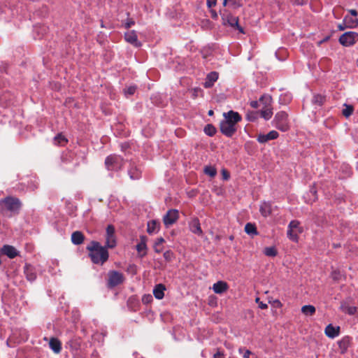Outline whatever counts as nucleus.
Wrapping results in <instances>:
<instances>
[{
	"instance_id": "6",
	"label": "nucleus",
	"mask_w": 358,
	"mask_h": 358,
	"mask_svg": "<svg viewBox=\"0 0 358 358\" xmlns=\"http://www.w3.org/2000/svg\"><path fill=\"white\" fill-rule=\"evenodd\" d=\"M303 232V228L300 227V222L298 220H292L288 224L287 236L289 240L297 243L299 241V234Z\"/></svg>"
},
{
	"instance_id": "61",
	"label": "nucleus",
	"mask_w": 358,
	"mask_h": 358,
	"mask_svg": "<svg viewBox=\"0 0 358 358\" xmlns=\"http://www.w3.org/2000/svg\"><path fill=\"white\" fill-rule=\"evenodd\" d=\"M129 267H130L131 268H134V266H130Z\"/></svg>"
},
{
	"instance_id": "34",
	"label": "nucleus",
	"mask_w": 358,
	"mask_h": 358,
	"mask_svg": "<svg viewBox=\"0 0 358 358\" xmlns=\"http://www.w3.org/2000/svg\"><path fill=\"white\" fill-rule=\"evenodd\" d=\"M203 131L205 134L209 136H213L217 132L216 128L211 124H206Z\"/></svg>"
},
{
	"instance_id": "50",
	"label": "nucleus",
	"mask_w": 358,
	"mask_h": 358,
	"mask_svg": "<svg viewBox=\"0 0 358 358\" xmlns=\"http://www.w3.org/2000/svg\"><path fill=\"white\" fill-rule=\"evenodd\" d=\"M272 304H273V306H274L275 307H277V308H281L282 306V303L278 299L274 300L273 301Z\"/></svg>"
},
{
	"instance_id": "10",
	"label": "nucleus",
	"mask_w": 358,
	"mask_h": 358,
	"mask_svg": "<svg viewBox=\"0 0 358 358\" xmlns=\"http://www.w3.org/2000/svg\"><path fill=\"white\" fill-rule=\"evenodd\" d=\"M0 204L3 205L5 208L10 212H17L21 207L20 199L13 196H7L1 199Z\"/></svg>"
},
{
	"instance_id": "7",
	"label": "nucleus",
	"mask_w": 358,
	"mask_h": 358,
	"mask_svg": "<svg viewBox=\"0 0 358 358\" xmlns=\"http://www.w3.org/2000/svg\"><path fill=\"white\" fill-rule=\"evenodd\" d=\"M222 20L224 25H229L231 27L238 30L241 34H245L244 29L238 24V17L232 15L231 13L224 10L221 13Z\"/></svg>"
},
{
	"instance_id": "3",
	"label": "nucleus",
	"mask_w": 358,
	"mask_h": 358,
	"mask_svg": "<svg viewBox=\"0 0 358 358\" xmlns=\"http://www.w3.org/2000/svg\"><path fill=\"white\" fill-rule=\"evenodd\" d=\"M273 126L281 131H287L289 129L288 115L285 111L278 112L273 121Z\"/></svg>"
},
{
	"instance_id": "51",
	"label": "nucleus",
	"mask_w": 358,
	"mask_h": 358,
	"mask_svg": "<svg viewBox=\"0 0 358 358\" xmlns=\"http://www.w3.org/2000/svg\"><path fill=\"white\" fill-rule=\"evenodd\" d=\"M294 3L299 6H302L308 2V0H293Z\"/></svg>"
},
{
	"instance_id": "24",
	"label": "nucleus",
	"mask_w": 358,
	"mask_h": 358,
	"mask_svg": "<svg viewBox=\"0 0 358 358\" xmlns=\"http://www.w3.org/2000/svg\"><path fill=\"white\" fill-rule=\"evenodd\" d=\"M189 228L192 233L201 236L203 234L199 220L197 218L193 219L189 223Z\"/></svg>"
},
{
	"instance_id": "32",
	"label": "nucleus",
	"mask_w": 358,
	"mask_h": 358,
	"mask_svg": "<svg viewBox=\"0 0 358 358\" xmlns=\"http://www.w3.org/2000/svg\"><path fill=\"white\" fill-rule=\"evenodd\" d=\"M55 144L57 145L64 146L68 143L67 138L62 134H57L55 138Z\"/></svg>"
},
{
	"instance_id": "35",
	"label": "nucleus",
	"mask_w": 358,
	"mask_h": 358,
	"mask_svg": "<svg viewBox=\"0 0 358 358\" xmlns=\"http://www.w3.org/2000/svg\"><path fill=\"white\" fill-rule=\"evenodd\" d=\"M203 172L211 178H214L217 175V169L212 166H206Z\"/></svg>"
},
{
	"instance_id": "53",
	"label": "nucleus",
	"mask_w": 358,
	"mask_h": 358,
	"mask_svg": "<svg viewBox=\"0 0 358 358\" xmlns=\"http://www.w3.org/2000/svg\"><path fill=\"white\" fill-rule=\"evenodd\" d=\"M350 16H353L355 17H357L358 15V12L355 9H351L349 10Z\"/></svg>"
},
{
	"instance_id": "28",
	"label": "nucleus",
	"mask_w": 358,
	"mask_h": 358,
	"mask_svg": "<svg viewBox=\"0 0 358 358\" xmlns=\"http://www.w3.org/2000/svg\"><path fill=\"white\" fill-rule=\"evenodd\" d=\"M50 348L55 353H59L62 350V343L57 338H51L49 342Z\"/></svg>"
},
{
	"instance_id": "44",
	"label": "nucleus",
	"mask_w": 358,
	"mask_h": 358,
	"mask_svg": "<svg viewBox=\"0 0 358 358\" xmlns=\"http://www.w3.org/2000/svg\"><path fill=\"white\" fill-rule=\"evenodd\" d=\"M136 87L135 86H130L124 90V92L129 95H133L136 92Z\"/></svg>"
},
{
	"instance_id": "12",
	"label": "nucleus",
	"mask_w": 358,
	"mask_h": 358,
	"mask_svg": "<svg viewBox=\"0 0 358 358\" xmlns=\"http://www.w3.org/2000/svg\"><path fill=\"white\" fill-rule=\"evenodd\" d=\"M358 27V18L347 15L344 17L343 22L337 26L340 31L345 29H354Z\"/></svg>"
},
{
	"instance_id": "23",
	"label": "nucleus",
	"mask_w": 358,
	"mask_h": 358,
	"mask_svg": "<svg viewBox=\"0 0 358 358\" xmlns=\"http://www.w3.org/2000/svg\"><path fill=\"white\" fill-rule=\"evenodd\" d=\"M128 174L131 179L137 180L141 176V171L134 164L131 163L128 170Z\"/></svg>"
},
{
	"instance_id": "54",
	"label": "nucleus",
	"mask_w": 358,
	"mask_h": 358,
	"mask_svg": "<svg viewBox=\"0 0 358 358\" xmlns=\"http://www.w3.org/2000/svg\"><path fill=\"white\" fill-rule=\"evenodd\" d=\"M334 120L327 119L325 120L324 123L327 127H334V124H331V122H333Z\"/></svg>"
},
{
	"instance_id": "25",
	"label": "nucleus",
	"mask_w": 358,
	"mask_h": 358,
	"mask_svg": "<svg viewBox=\"0 0 358 358\" xmlns=\"http://www.w3.org/2000/svg\"><path fill=\"white\" fill-rule=\"evenodd\" d=\"M85 236L80 231H76L71 234V241L74 245H80L84 242Z\"/></svg>"
},
{
	"instance_id": "41",
	"label": "nucleus",
	"mask_w": 358,
	"mask_h": 358,
	"mask_svg": "<svg viewBox=\"0 0 358 358\" xmlns=\"http://www.w3.org/2000/svg\"><path fill=\"white\" fill-rule=\"evenodd\" d=\"M258 116H259V112L252 111V112H248L247 113L246 118L249 121L254 122L258 118Z\"/></svg>"
},
{
	"instance_id": "17",
	"label": "nucleus",
	"mask_w": 358,
	"mask_h": 358,
	"mask_svg": "<svg viewBox=\"0 0 358 358\" xmlns=\"http://www.w3.org/2000/svg\"><path fill=\"white\" fill-rule=\"evenodd\" d=\"M147 239L145 236H141L140 237V242L136 245V250L141 257H145L147 254Z\"/></svg>"
},
{
	"instance_id": "29",
	"label": "nucleus",
	"mask_w": 358,
	"mask_h": 358,
	"mask_svg": "<svg viewBox=\"0 0 358 358\" xmlns=\"http://www.w3.org/2000/svg\"><path fill=\"white\" fill-rule=\"evenodd\" d=\"M245 231L248 235L255 236L257 235L258 232L257 230V227L255 224L251 222H248L245 226Z\"/></svg>"
},
{
	"instance_id": "27",
	"label": "nucleus",
	"mask_w": 358,
	"mask_h": 358,
	"mask_svg": "<svg viewBox=\"0 0 358 358\" xmlns=\"http://www.w3.org/2000/svg\"><path fill=\"white\" fill-rule=\"evenodd\" d=\"M165 286L163 284L157 285L153 289V294L157 299H162L164 296Z\"/></svg>"
},
{
	"instance_id": "16",
	"label": "nucleus",
	"mask_w": 358,
	"mask_h": 358,
	"mask_svg": "<svg viewBox=\"0 0 358 358\" xmlns=\"http://www.w3.org/2000/svg\"><path fill=\"white\" fill-rule=\"evenodd\" d=\"M279 136V134L275 131L272 130L269 131L267 134H259L257 136V141L260 143H265L270 140H274L278 138Z\"/></svg>"
},
{
	"instance_id": "49",
	"label": "nucleus",
	"mask_w": 358,
	"mask_h": 358,
	"mask_svg": "<svg viewBox=\"0 0 358 358\" xmlns=\"http://www.w3.org/2000/svg\"><path fill=\"white\" fill-rule=\"evenodd\" d=\"M135 24V22L132 20V19H130L126 23H125V28L127 29H129L130 28L131 26H133L134 24Z\"/></svg>"
},
{
	"instance_id": "36",
	"label": "nucleus",
	"mask_w": 358,
	"mask_h": 358,
	"mask_svg": "<svg viewBox=\"0 0 358 358\" xmlns=\"http://www.w3.org/2000/svg\"><path fill=\"white\" fill-rule=\"evenodd\" d=\"M325 334L331 338L336 337V328L332 324H329L324 331Z\"/></svg>"
},
{
	"instance_id": "30",
	"label": "nucleus",
	"mask_w": 358,
	"mask_h": 358,
	"mask_svg": "<svg viewBox=\"0 0 358 358\" xmlns=\"http://www.w3.org/2000/svg\"><path fill=\"white\" fill-rule=\"evenodd\" d=\"M315 308L312 305H305L301 308V312L307 316H312L315 313Z\"/></svg>"
},
{
	"instance_id": "38",
	"label": "nucleus",
	"mask_w": 358,
	"mask_h": 358,
	"mask_svg": "<svg viewBox=\"0 0 358 358\" xmlns=\"http://www.w3.org/2000/svg\"><path fill=\"white\" fill-rule=\"evenodd\" d=\"M164 239L162 237H160L157 239L155 245H154V250L156 252L160 253L162 251V245L163 243H164Z\"/></svg>"
},
{
	"instance_id": "40",
	"label": "nucleus",
	"mask_w": 358,
	"mask_h": 358,
	"mask_svg": "<svg viewBox=\"0 0 358 358\" xmlns=\"http://www.w3.org/2000/svg\"><path fill=\"white\" fill-rule=\"evenodd\" d=\"M324 97L320 94L314 95L313 98V103L321 106L324 102Z\"/></svg>"
},
{
	"instance_id": "42",
	"label": "nucleus",
	"mask_w": 358,
	"mask_h": 358,
	"mask_svg": "<svg viewBox=\"0 0 358 358\" xmlns=\"http://www.w3.org/2000/svg\"><path fill=\"white\" fill-rule=\"evenodd\" d=\"M241 352H243L244 358H258L255 354L251 352L249 350L240 349Z\"/></svg>"
},
{
	"instance_id": "39",
	"label": "nucleus",
	"mask_w": 358,
	"mask_h": 358,
	"mask_svg": "<svg viewBox=\"0 0 358 358\" xmlns=\"http://www.w3.org/2000/svg\"><path fill=\"white\" fill-rule=\"evenodd\" d=\"M24 272H25V274H26V276H27V278L28 280L34 281L36 279V273L34 272H33L32 270L30 269L29 268L26 267Z\"/></svg>"
},
{
	"instance_id": "2",
	"label": "nucleus",
	"mask_w": 358,
	"mask_h": 358,
	"mask_svg": "<svg viewBox=\"0 0 358 358\" xmlns=\"http://www.w3.org/2000/svg\"><path fill=\"white\" fill-rule=\"evenodd\" d=\"M107 248L106 246H101L97 241H92L87 247L92 262L94 264L101 265L103 264L108 259L109 254Z\"/></svg>"
},
{
	"instance_id": "9",
	"label": "nucleus",
	"mask_w": 358,
	"mask_h": 358,
	"mask_svg": "<svg viewBox=\"0 0 358 358\" xmlns=\"http://www.w3.org/2000/svg\"><path fill=\"white\" fill-rule=\"evenodd\" d=\"M339 43L345 46L350 47L358 41V33L355 31H346L339 36Z\"/></svg>"
},
{
	"instance_id": "22",
	"label": "nucleus",
	"mask_w": 358,
	"mask_h": 358,
	"mask_svg": "<svg viewBox=\"0 0 358 358\" xmlns=\"http://www.w3.org/2000/svg\"><path fill=\"white\" fill-rule=\"evenodd\" d=\"M229 288L228 284L224 281H218L213 286V289L216 294H222L226 292Z\"/></svg>"
},
{
	"instance_id": "1",
	"label": "nucleus",
	"mask_w": 358,
	"mask_h": 358,
	"mask_svg": "<svg viewBox=\"0 0 358 358\" xmlns=\"http://www.w3.org/2000/svg\"><path fill=\"white\" fill-rule=\"evenodd\" d=\"M223 115L224 119L220 123V130L224 136L231 137L236 132V124L241 121L242 117L234 110L224 113Z\"/></svg>"
},
{
	"instance_id": "62",
	"label": "nucleus",
	"mask_w": 358,
	"mask_h": 358,
	"mask_svg": "<svg viewBox=\"0 0 358 358\" xmlns=\"http://www.w3.org/2000/svg\"><path fill=\"white\" fill-rule=\"evenodd\" d=\"M357 62H358V59H357Z\"/></svg>"
},
{
	"instance_id": "21",
	"label": "nucleus",
	"mask_w": 358,
	"mask_h": 358,
	"mask_svg": "<svg viewBox=\"0 0 358 358\" xmlns=\"http://www.w3.org/2000/svg\"><path fill=\"white\" fill-rule=\"evenodd\" d=\"M217 79L218 73L215 71H212L207 75L203 86L206 88L211 87Z\"/></svg>"
},
{
	"instance_id": "4",
	"label": "nucleus",
	"mask_w": 358,
	"mask_h": 358,
	"mask_svg": "<svg viewBox=\"0 0 358 358\" xmlns=\"http://www.w3.org/2000/svg\"><path fill=\"white\" fill-rule=\"evenodd\" d=\"M262 105V109L260 111V115L266 120H268L273 115V108L271 106L272 98L271 96L264 94L259 99Z\"/></svg>"
},
{
	"instance_id": "5",
	"label": "nucleus",
	"mask_w": 358,
	"mask_h": 358,
	"mask_svg": "<svg viewBox=\"0 0 358 358\" xmlns=\"http://www.w3.org/2000/svg\"><path fill=\"white\" fill-rule=\"evenodd\" d=\"M105 165L109 171H118L122 168L124 159L120 155L115 154L110 155L106 158Z\"/></svg>"
},
{
	"instance_id": "33",
	"label": "nucleus",
	"mask_w": 358,
	"mask_h": 358,
	"mask_svg": "<svg viewBox=\"0 0 358 358\" xmlns=\"http://www.w3.org/2000/svg\"><path fill=\"white\" fill-rule=\"evenodd\" d=\"M159 223L156 220H152L148 223L147 231L148 234H152L156 229H159Z\"/></svg>"
},
{
	"instance_id": "43",
	"label": "nucleus",
	"mask_w": 358,
	"mask_h": 358,
	"mask_svg": "<svg viewBox=\"0 0 358 358\" xmlns=\"http://www.w3.org/2000/svg\"><path fill=\"white\" fill-rule=\"evenodd\" d=\"M163 256L166 262H171L173 259L174 255L171 250H166L164 252Z\"/></svg>"
},
{
	"instance_id": "14",
	"label": "nucleus",
	"mask_w": 358,
	"mask_h": 358,
	"mask_svg": "<svg viewBox=\"0 0 358 358\" xmlns=\"http://www.w3.org/2000/svg\"><path fill=\"white\" fill-rule=\"evenodd\" d=\"M340 309L344 313L349 315H354L357 310V308L351 306V301H343L341 302Z\"/></svg>"
},
{
	"instance_id": "13",
	"label": "nucleus",
	"mask_w": 358,
	"mask_h": 358,
	"mask_svg": "<svg viewBox=\"0 0 358 358\" xmlns=\"http://www.w3.org/2000/svg\"><path fill=\"white\" fill-rule=\"evenodd\" d=\"M179 219V212L176 209H170L163 217V222L166 227H169Z\"/></svg>"
},
{
	"instance_id": "18",
	"label": "nucleus",
	"mask_w": 358,
	"mask_h": 358,
	"mask_svg": "<svg viewBox=\"0 0 358 358\" xmlns=\"http://www.w3.org/2000/svg\"><path fill=\"white\" fill-rule=\"evenodd\" d=\"M1 252L10 259H13L18 255L16 248L10 245H3L1 249Z\"/></svg>"
},
{
	"instance_id": "26",
	"label": "nucleus",
	"mask_w": 358,
	"mask_h": 358,
	"mask_svg": "<svg viewBox=\"0 0 358 358\" xmlns=\"http://www.w3.org/2000/svg\"><path fill=\"white\" fill-rule=\"evenodd\" d=\"M272 204L270 202H264L259 208V211L264 217H266L272 213Z\"/></svg>"
},
{
	"instance_id": "45",
	"label": "nucleus",
	"mask_w": 358,
	"mask_h": 358,
	"mask_svg": "<svg viewBox=\"0 0 358 358\" xmlns=\"http://www.w3.org/2000/svg\"><path fill=\"white\" fill-rule=\"evenodd\" d=\"M221 172H222V176L223 180H228L230 178V174H229V171L224 169L222 170Z\"/></svg>"
},
{
	"instance_id": "60",
	"label": "nucleus",
	"mask_w": 358,
	"mask_h": 358,
	"mask_svg": "<svg viewBox=\"0 0 358 358\" xmlns=\"http://www.w3.org/2000/svg\"><path fill=\"white\" fill-rule=\"evenodd\" d=\"M310 193L314 195L316 193V191L312 189V190H310Z\"/></svg>"
},
{
	"instance_id": "31",
	"label": "nucleus",
	"mask_w": 358,
	"mask_h": 358,
	"mask_svg": "<svg viewBox=\"0 0 358 358\" xmlns=\"http://www.w3.org/2000/svg\"><path fill=\"white\" fill-rule=\"evenodd\" d=\"M343 106H345V108L342 110V115L345 117L348 118L350 115H352L354 112V106L352 105H348L347 103H344Z\"/></svg>"
},
{
	"instance_id": "63",
	"label": "nucleus",
	"mask_w": 358,
	"mask_h": 358,
	"mask_svg": "<svg viewBox=\"0 0 358 358\" xmlns=\"http://www.w3.org/2000/svg\"><path fill=\"white\" fill-rule=\"evenodd\" d=\"M357 62H358V59H357Z\"/></svg>"
},
{
	"instance_id": "58",
	"label": "nucleus",
	"mask_w": 358,
	"mask_h": 358,
	"mask_svg": "<svg viewBox=\"0 0 358 358\" xmlns=\"http://www.w3.org/2000/svg\"><path fill=\"white\" fill-rule=\"evenodd\" d=\"M339 334H340V327L337 326V336L339 335Z\"/></svg>"
},
{
	"instance_id": "8",
	"label": "nucleus",
	"mask_w": 358,
	"mask_h": 358,
	"mask_svg": "<svg viewBox=\"0 0 358 358\" xmlns=\"http://www.w3.org/2000/svg\"><path fill=\"white\" fill-rule=\"evenodd\" d=\"M125 280L124 275L122 273L112 270L108 273L107 286L108 288H113L124 282Z\"/></svg>"
},
{
	"instance_id": "15",
	"label": "nucleus",
	"mask_w": 358,
	"mask_h": 358,
	"mask_svg": "<svg viewBox=\"0 0 358 358\" xmlns=\"http://www.w3.org/2000/svg\"><path fill=\"white\" fill-rule=\"evenodd\" d=\"M124 39L127 42L132 44L135 47H140L141 42L138 40L136 32L134 30H131L124 34Z\"/></svg>"
},
{
	"instance_id": "11",
	"label": "nucleus",
	"mask_w": 358,
	"mask_h": 358,
	"mask_svg": "<svg viewBox=\"0 0 358 358\" xmlns=\"http://www.w3.org/2000/svg\"><path fill=\"white\" fill-rule=\"evenodd\" d=\"M115 229L113 225L109 224L106 229V247L108 248H114L117 245L115 237Z\"/></svg>"
},
{
	"instance_id": "52",
	"label": "nucleus",
	"mask_w": 358,
	"mask_h": 358,
	"mask_svg": "<svg viewBox=\"0 0 358 358\" xmlns=\"http://www.w3.org/2000/svg\"><path fill=\"white\" fill-rule=\"evenodd\" d=\"M213 358H224L223 352L218 350L213 356Z\"/></svg>"
},
{
	"instance_id": "20",
	"label": "nucleus",
	"mask_w": 358,
	"mask_h": 358,
	"mask_svg": "<svg viewBox=\"0 0 358 358\" xmlns=\"http://www.w3.org/2000/svg\"><path fill=\"white\" fill-rule=\"evenodd\" d=\"M351 341L352 338L346 336L343 337L340 341L337 342L341 354H344L347 351L348 348L351 345Z\"/></svg>"
},
{
	"instance_id": "55",
	"label": "nucleus",
	"mask_w": 358,
	"mask_h": 358,
	"mask_svg": "<svg viewBox=\"0 0 358 358\" xmlns=\"http://www.w3.org/2000/svg\"><path fill=\"white\" fill-rule=\"evenodd\" d=\"M210 12L211 17L212 18H213V19H217V14L215 10H210Z\"/></svg>"
},
{
	"instance_id": "37",
	"label": "nucleus",
	"mask_w": 358,
	"mask_h": 358,
	"mask_svg": "<svg viewBox=\"0 0 358 358\" xmlns=\"http://www.w3.org/2000/svg\"><path fill=\"white\" fill-rule=\"evenodd\" d=\"M264 254L268 257H275L278 252L275 247H266L264 250Z\"/></svg>"
},
{
	"instance_id": "59",
	"label": "nucleus",
	"mask_w": 358,
	"mask_h": 358,
	"mask_svg": "<svg viewBox=\"0 0 358 358\" xmlns=\"http://www.w3.org/2000/svg\"><path fill=\"white\" fill-rule=\"evenodd\" d=\"M227 1H228V0H223V6H226Z\"/></svg>"
},
{
	"instance_id": "46",
	"label": "nucleus",
	"mask_w": 358,
	"mask_h": 358,
	"mask_svg": "<svg viewBox=\"0 0 358 358\" xmlns=\"http://www.w3.org/2000/svg\"><path fill=\"white\" fill-rule=\"evenodd\" d=\"M255 301L258 303L259 308L264 310V309H266L268 308L267 304L264 303L263 302L259 301V298H257Z\"/></svg>"
},
{
	"instance_id": "47",
	"label": "nucleus",
	"mask_w": 358,
	"mask_h": 358,
	"mask_svg": "<svg viewBox=\"0 0 358 358\" xmlns=\"http://www.w3.org/2000/svg\"><path fill=\"white\" fill-rule=\"evenodd\" d=\"M250 104L251 107L253 108H257L259 106H262V103H260L259 100V101H252Z\"/></svg>"
},
{
	"instance_id": "56",
	"label": "nucleus",
	"mask_w": 358,
	"mask_h": 358,
	"mask_svg": "<svg viewBox=\"0 0 358 358\" xmlns=\"http://www.w3.org/2000/svg\"><path fill=\"white\" fill-rule=\"evenodd\" d=\"M329 36H327L324 39L318 41L317 42L318 45H320L322 43H323L324 42L327 41L329 39Z\"/></svg>"
},
{
	"instance_id": "57",
	"label": "nucleus",
	"mask_w": 358,
	"mask_h": 358,
	"mask_svg": "<svg viewBox=\"0 0 358 358\" xmlns=\"http://www.w3.org/2000/svg\"><path fill=\"white\" fill-rule=\"evenodd\" d=\"M213 113H213V111L212 110H210L208 111V115H209V116L213 115Z\"/></svg>"
},
{
	"instance_id": "19",
	"label": "nucleus",
	"mask_w": 358,
	"mask_h": 358,
	"mask_svg": "<svg viewBox=\"0 0 358 358\" xmlns=\"http://www.w3.org/2000/svg\"><path fill=\"white\" fill-rule=\"evenodd\" d=\"M339 172L341 173L338 178L345 179L350 177L352 174V168L348 164H342L339 168Z\"/></svg>"
},
{
	"instance_id": "48",
	"label": "nucleus",
	"mask_w": 358,
	"mask_h": 358,
	"mask_svg": "<svg viewBox=\"0 0 358 358\" xmlns=\"http://www.w3.org/2000/svg\"><path fill=\"white\" fill-rule=\"evenodd\" d=\"M217 0H206V4L207 6L209 8H211L212 7L215 6L216 5Z\"/></svg>"
}]
</instances>
